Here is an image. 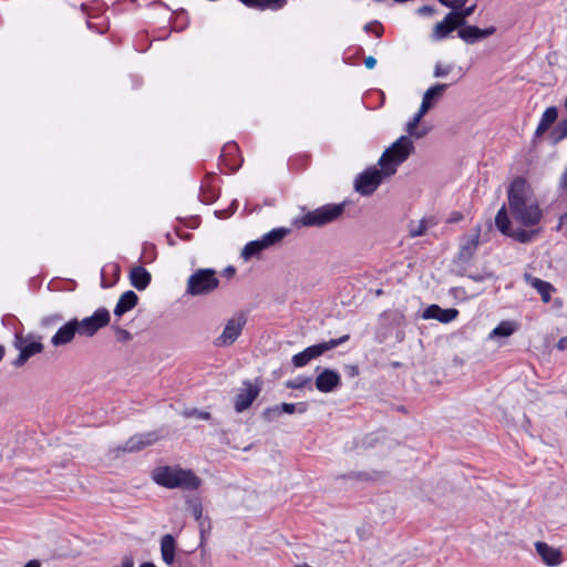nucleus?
<instances>
[{"label":"nucleus","mask_w":567,"mask_h":567,"mask_svg":"<svg viewBox=\"0 0 567 567\" xmlns=\"http://www.w3.org/2000/svg\"><path fill=\"white\" fill-rule=\"evenodd\" d=\"M508 210L503 205L495 217V226L504 236L519 244H528L539 237L535 228L543 219V210L533 189L523 176H516L507 187Z\"/></svg>","instance_id":"obj_1"},{"label":"nucleus","mask_w":567,"mask_h":567,"mask_svg":"<svg viewBox=\"0 0 567 567\" xmlns=\"http://www.w3.org/2000/svg\"><path fill=\"white\" fill-rule=\"evenodd\" d=\"M153 481L166 488L195 491L200 486V478L190 470L159 466L152 473Z\"/></svg>","instance_id":"obj_2"},{"label":"nucleus","mask_w":567,"mask_h":567,"mask_svg":"<svg viewBox=\"0 0 567 567\" xmlns=\"http://www.w3.org/2000/svg\"><path fill=\"white\" fill-rule=\"evenodd\" d=\"M413 152V142L409 136L402 135L383 152L378 164L385 168V176H392L396 173L398 166L405 162Z\"/></svg>","instance_id":"obj_3"},{"label":"nucleus","mask_w":567,"mask_h":567,"mask_svg":"<svg viewBox=\"0 0 567 567\" xmlns=\"http://www.w3.org/2000/svg\"><path fill=\"white\" fill-rule=\"evenodd\" d=\"M344 208L346 203L326 204L303 214L296 224L305 227H321L339 219Z\"/></svg>","instance_id":"obj_4"},{"label":"nucleus","mask_w":567,"mask_h":567,"mask_svg":"<svg viewBox=\"0 0 567 567\" xmlns=\"http://www.w3.org/2000/svg\"><path fill=\"white\" fill-rule=\"evenodd\" d=\"M218 286L219 279L214 269H198L188 278L186 292L190 296H205L212 293Z\"/></svg>","instance_id":"obj_5"},{"label":"nucleus","mask_w":567,"mask_h":567,"mask_svg":"<svg viewBox=\"0 0 567 567\" xmlns=\"http://www.w3.org/2000/svg\"><path fill=\"white\" fill-rule=\"evenodd\" d=\"M13 346L19 350V355L12 361L16 368L24 365L31 357L41 353L44 349V346L34 340L32 334L22 336L19 332L14 333Z\"/></svg>","instance_id":"obj_6"},{"label":"nucleus","mask_w":567,"mask_h":567,"mask_svg":"<svg viewBox=\"0 0 567 567\" xmlns=\"http://www.w3.org/2000/svg\"><path fill=\"white\" fill-rule=\"evenodd\" d=\"M384 177H386L385 168L369 167L357 176L354 189L362 196H370L377 190Z\"/></svg>","instance_id":"obj_7"},{"label":"nucleus","mask_w":567,"mask_h":567,"mask_svg":"<svg viewBox=\"0 0 567 567\" xmlns=\"http://www.w3.org/2000/svg\"><path fill=\"white\" fill-rule=\"evenodd\" d=\"M110 319L111 316L106 308H99L92 316L81 320L76 318L79 336L93 337L100 329L109 324Z\"/></svg>","instance_id":"obj_8"},{"label":"nucleus","mask_w":567,"mask_h":567,"mask_svg":"<svg viewBox=\"0 0 567 567\" xmlns=\"http://www.w3.org/2000/svg\"><path fill=\"white\" fill-rule=\"evenodd\" d=\"M247 323V316L244 312H240L233 318H230L219 337L216 338L214 344L216 347H228L231 346L238 337L241 334L244 327Z\"/></svg>","instance_id":"obj_9"},{"label":"nucleus","mask_w":567,"mask_h":567,"mask_svg":"<svg viewBox=\"0 0 567 567\" xmlns=\"http://www.w3.org/2000/svg\"><path fill=\"white\" fill-rule=\"evenodd\" d=\"M243 384L245 385V389L239 390L234 401V409L237 413L247 410L258 398L261 390L259 384H252L248 380L244 381Z\"/></svg>","instance_id":"obj_10"},{"label":"nucleus","mask_w":567,"mask_h":567,"mask_svg":"<svg viewBox=\"0 0 567 567\" xmlns=\"http://www.w3.org/2000/svg\"><path fill=\"white\" fill-rule=\"evenodd\" d=\"M478 245L480 229H477V231L474 235L463 238L460 245V249L454 257V264L462 266L468 265L474 255L476 254Z\"/></svg>","instance_id":"obj_11"},{"label":"nucleus","mask_w":567,"mask_h":567,"mask_svg":"<svg viewBox=\"0 0 567 567\" xmlns=\"http://www.w3.org/2000/svg\"><path fill=\"white\" fill-rule=\"evenodd\" d=\"M496 31L495 27H488L481 29L476 25L464 24L458 27L457 35L467 44H474L492 34Z\"/></svg>","instance_id":"obj_12"},{"label":"nucleus","mask_w":567,"mask_h":567,"mask_svg":"<svg viewBox=\"0 0 567 567\" xmlns=\"http://www.w3.org/2000/svg\"><path fill=\"white\" fill-rule=\"evenodd\" d=\"M379 320L381 329L384 330L383 332L379 331L377 334L380 342L388 338L390 329L401 328L405 324L404 316L398 311H384L380 315Z\"/></svg>","instance_id":"obj_13"},{"label":"nucleus","mask_w":567,"mask_h":567,"mask_svg":"<svg viewBox=\"0 0 567 567\" xmlns=\"http://www.w3.org/2000/svg\"><path fill=\"white\" fill-rule=\"evenodd\" d=\"M315 384L318 391L329 393L341 385V377L336 370L327 368L317 375Z\"/></svg>","instance_id":"obj_14"},{"label":"nucleus","mask_w":567,"mask_h":567,"mask_svg":"<svg viewBox=\"0 0 567 567\" xmlns=\"http://www.w3.org/2000/svg\"><path fill=\"white\" fill-rule=\"evenodd\" d=\"M76 334H79V329L76 318H73L58 329L51 338V344L54 347L65 346L72 342Z\"/></svg>","instance_id":"obj_15"},{"label":"nucleus","mask_w":567,"mask_h":567,"mask_svg":"<svg viewBox=\"0 0 567 567\" xmlns=\"http://www.w3.org/2000/svg\"><path fill=\"white\" fill-rule=\"evenodd\" d=\"M460 311L456 308L443 309L439 305H430L422 313L425 320L434 319L441 323H450L457 318Z\"/></svg>","instance_id":"obj_16"},{"label":"nucleus","mask_w":567,"mask_h":567,"mask_svg":"<svg viewBox=\"0 0 567 567\" xmlns=\"http://www.w3.org/2000/svg\"><path fill=\"white\" fill-rule=\"evenodd\" d=\"M157 440L158 435L156 432L135 434L125 442L121 450L130 453L137 452L154 444Z\"/></svg>","instance_id":"obj_17"},{"label":"nucleus","mask_w":567,"mask_h":567,"mask_svg":"<svg viewBox=\"0 0 567 567\" xmlns=\"http://www.w3.org/2000/svg\"><path fill=\"white\" fill-rule=\"evenodd\" d=\"M350 339L349 334H343L338 339H330L329 341L320 342L317 344H312L306 348V352L310 360L317 359L329 350H332L343 343H346Z\"/></svg>","instance_id":"obj_18"},{"label":"nucleus","mask_w":567,"mask_h":567,"mask_svg":"<svg viewBox=\"0 0 567 567\" xmlns=\"http://www.w3.org/2000/svg\"><path fill=\"white\" fill-rule=\"evenodd\" d=\"M455 18L456 12H449L441 22L436 23L432 32V40L441 41L447 38L452 31L461 27L456 24Z\"/></svg>","instance_id":"obj_19"},{"label":"nucleus","mask_w":567,"mask_h":567,"mask_svg":"<svg viewBox=\"0 0 567 567\" xmlns=\"http://www.w3.org/2000/svg\"><path fill=\"white\" fill-rule=\"evenodd\" d=\"M449 87L446 83H436L429 87L423 94L421 109L423 112H429L431 107L442 97L443 93Z\"/></svg>","instance_id":"obj_20"},{"label":"nucleus","mask_w":567,"mask_h":567,"mask_svg":"<svg viewBox=\"0 0 567 567\" xmlns=\"http://www.w3.org/2000/svg\"><path fill=\"white\" fill-rule=\"evenodd\" d=\"M537 554L548 566H558L561 563V551L544 542L535 544Z\"/></svg>","instance_id":"obj_21"},{"label":"nucleus","mask_w":567,"mask_h":567,"mask_svg":"<svg viewBox=\"0 0 567 567\" xmlns=\"http://www.w3.org/2000/svg\"><path fill=\"white\" fill-rule=\"evenodd\" d=\"M176 539L171 534H165L161 538V556L163 561L168 565L173 566L176 558Z\"/></svg>","instance_id":"obj_22"},{"label":"nucleus","mask_w":567,"mask_h":567,"mask_svg":"<svg viewBox=\"0 0 567 567\" xmlns=\"http://www.w3.org/2000/svg\"><path fill=\"white\" fill-rule=\"evenodd\" d=\"M245 7L259 11H278L286 7L288 0H238Z\"/></svg>","instance_id":"obj_23"},{"label":"nucleus","mask_w":567,"mask_h":567,"mask_svg":"<svg viewBox=\"0 0 567 567\" xmlns=\"http://www.w3.org/2000/svg\"><path fill=\"white\" fill-rule=\"evenodd\" d=\"M131 285L137 290H145L151 284L152 276L143 266L133 267L130 271Z\"/></svg>","instance_id":"obj_24"},{"label":"nucleus","mask_w":567,"mask_h":567,"mask_svg":"<svg viewBox=\"0 0 567 567\" xmlns=\"http://www.w3.org/2000/svg\"><path fill=\"white\" fill-rule=\"evenodd\" d=\"M137 301L138 297L133 290L125 291L116 302L114 315L116 317H122L124 313L132 310L137 305Z\"/></svg>","instance_id":"obj_25"},{"label":"nucleus","mask_w":567,"mask_h":567,"mask_svg":"<svg viewBox=\"0 0 567 567\" xmlns=\"http://www.w3.org/2000/svg\"><path fill=\"white\" fill-rule=\"evenodd\" d=\"M525 279L533 288H535L538 291V293L542 297V300L545 303H548L550 301V295L555 290L554 286L550 282L533 277L527 274L525 275Z\"/></svg>","instance_id":"obj_26"},{"label":"nucleus","mask_w":567,"mask_h":567,"mask_svg":"<svg viewBox=\"0 0 567 567\" xmlns=\"http://www.w3.org/2000/svg\"><path fill=\"white\" fill-rule=\"evenodd\" d=\"M558 117V110L556 106L547 107L540 116L539 123L535 131V137L542 136Z\"/></svg>","instance_id":"obj_27"},{"label":"nucleus","mask_w":567,"mask_h":567,"mask_svg":"<svg viewBox=\"0 0 567 567\" xmlns=\"http://www.w3.org/2000/svg\"><path fill=\"white\" fill-rule=\"evenodd\" d=\"M289 233V228L277 227L265 234L260 239L268 249L269 247L279 244Z\"/></svg>","instance_id":"obj_28"},{"label":"nucleus","mask_w":567,"mask_h":567,"mask_svg":"<svg viewBox=\"0 0 567 567\" xmlns=\"http://www.w3.org/2000/svg\"><path fill=\"white\" fill-rule=\"evenodd\" d=\"M426 113L427 112H423L422 109L420 107L419 111L413 115V117L408 122L405 131L410 136L421 138L426 135L427 132L425 130L417 128L421 120Z\"/></svg>","instance_id":"obj_29"},{"label":"nucleus","mask_w":567,"mask_h":567,"mask_svg":"<svg viewBox=\"0 0 567 567\" xmlns=\"http://www.w3.org/2000/svg\"><path fill=\"white\" fill-rule=\"evenodd\" d=\"M187 511L192 514V516L198 522L200 527V533L204 532V519H203V505L198 497H189L186 499Z\"/></svg>","instance_id":"obj_30"},{"label":"nucleus","mask_w":567,"mask_h":567,"mask_svg":"<svg viewBox=\"0 0 567 567\" xmlns=\"http://www.w3.org/2000/svg\"><path fill=\"white\" fill-rule=\"evenodd\" d=\"M517 330V323L515 321H501L489 333V338L494 339L497 337L507 338Z\"/></svg>","instance_id":"obj_31"},{"label":"nucleus","mask_w":567,"mask_h":567,"mask_svg":"<svg viewBox=\"0 0 567 567\" xmlns=\"http://www.w3.org/2000/svg\"><path fill=\"white\" fill-rule=\"evenodd\" d=\"M265 249H267V248L265 247V245H264V243L261 241L260 238L256 239V240H251V241L247 243L245 245V247L243 248L241 257L245 260H249L252 257L258 256Z\"/></svg>","instance_id":"obj_32"},{"label":"nucleus","mask_w":567,"mask_h":567,"mask_svg":"<svg viewBox=\"0 0 567 567\" xmlns=\"http://www.w3.org/2000/svg\"><path fill=\"white\" fill-rule=\"evenodd\" d=\"M189 22L187 11L184 9H179L174 12V27L175 31H183L187 28Z\"/></svg>","instance_id":"obj_33"},{"label":"nucleus","mask_w":567,"mask_h":567,"mask_svg":"<svg viewBox=\"0 0 567 567\" xmlns=\"http://www.w3.org/2000/svg\"><path fill=\"white\" fill-rule=\"evenodd\" d=\"M281 413L292 414V413H305L308 410V404L306 402L299 403H281L278 404Z\"/></svg>","instance_id":"obj_34"},{"label":"nucleus","mask_w":567,"mask_h":567,"mask_svg":"<svg viewBox=\"0 0 567 567\" xmlns=\"http://www.w3.org/2000/svg\"><path fill=\"white\" fill-rule=\"evenodd\" d=\"M311 381H312L311 377L297 375L295 379L286 381L285 385L287 389L299 390V389H302V388L307 386L308 384H310Z\"/></svg>","instance_id":"obj_35"},{"label":"nucleus","mask_w":567,"mask_h":567,"mask_svg":"<svg viewBox=\"0 0 567 567\" xmlns=\"http://www.w3.org/2000/svg\"><path fill=\"white\" fill-rule=\"evenodd\" d=\"M475 8L476 6L473 4L466 8L463 7L462 9L455 10L454 12H456V24L464 25L466 23V19L474 13Z\"/></svg>","instance_id":"obj_36"},{"label":"nucleus","mask_w":567,"mask_h":567,"mask_svg":"<svg viewBox=\"0 0 567 567\" xmlns=\"http://www.w3.org/2000/svg\"><path fill=\"white\" fill-rule=\"evenodd\" d=\"M427 230V220L421 219L417 224H411L409 234L412 238L423 236Z\"/></svg>","instance_id":"obj_37"},{"label":"nucleus","mask_w":567,"mask_h":567,"mask_svg":"<svg viewBox=\"0 0 567 567\" xmlns=\"http://www.w3.org/2000/svg\"><path fill=\"white\" fill-rule=\"evenodd\" d=\"M63 316L61 313H52L49 316H45L41 319V327L42 328H51L56 326L58 323L63 321Z\"/></svg>","instance_id":"obj_38"},{"label":"nucleus","mask_w":567,"mask_h":567,"mask_svg":"<svg viewBox=\"0 0 567 567\" xmlns=\"http://www.w3.org/2000/svg\"><path fill=\"white\" fill-rule=\"evenodd\" d=\"M218 197L217 192L214 188L200 187V200L205 204H212Z\"/></svg>","instance_id":"obj_39"},{"label":"nucleus","mask_w":567,"mask_h":567,"mask_svg":"<svg viewBox=\"0 0 567 567\" xmlns=\"http://www.w3.org/2000/svg\"><path fill=\"white\" fill-rule=\"evenodd\" d=\"M281 414L282 413L279 409V405L269 406L262 411V417L267 422H272V421L277 420Z\"/></svg>","instance_id":"obj_40"},{"label":"nucleus","mask_w":567,"mask_h":567,"mask_svg":"<svg viewBox=\"0 0 567 567\" xmlns=\"http://www.w3.org/2000/svg\"><path fill=\"white\" fill-rule=\"evenodd\" d=\"M310 361L311 360L308 357L306 350H302L301 352L295 354L291 359V362L296 368H302L307 365Z\"/></svg>","instance_id":"obj_41"},{"label":"nucleus","mask_w":567,"mask_h":567,"mask_svg":"<svg viewBox=\"0 0 567 567\" xmlns=\"http://www.w3.org/2000/svg\"><path fill=\"white\" fill-rule=\"evenodd\" d=\"M365 32H373L377 38H381L383 34V27L379 21H372L364 25Z\"/></svg>","instance_id":"obj_42"},{"label":"nucleus","mask_w":567,"mask_h":567,"mask_svg":"<svg viewBox=\"0 0 567 567\" xmlns=\"http://www.w3.org/2000/svg\"><path fill=\"white\" fill-rule=\"evenodd\" d=\"M114 330H115L116 340L118 342H127V341H131L133 338L132 333L126 329H123L121 327H115Z\"/></svg>","instance_id":"obj_43"},{"label":"nucleus","mask_w":567,"mask_h":567,"mask_svg":"<svg viewBox=\"0 0 567 567\" xmlns=\"http://www.w3.org/2000/svg\"><path fill=\"white\" fill-rule=\"evenodd\" d=\"M452 70H453L452 64L442 65L441 63H436V65L434 68V76L435 78H444L447 74H450L452 72Z\"/></svg>","instance_id":"obj_44"},{"label":"nucleus","mask_w":567,"mask_h":567,"mask_svg":"<svg viewBox=\"0 0 567 567\" xmlns=\"http://www.w3.org/2000/svg\"><path fill=\"white\" fill-rule=\"evenodd\" d=\"M468 0H439L441 4L451 8L453 11L462 9Z\"/></svg>","instance_id":"obj_45"},{"label":"nucleus","mask_w":567,"mask_h":567,"mask_svg":"<svg viewBox=\"0 0 567 567\" xmlns=\"http://www.w3.org/2000/svg\"><path fill=\"white\" fill-rule=\"evenodd\" d=\"M184 415L187 416V417L195 416V417H197L199 420H209L210 419V413L209 412L200 411V410H197V409L186 410L184 412Z\"/></svg>","instance_id":"obj_46"},{"label":"nucleus","mask_w":567,"mask_h":567,"mask_svg":"<svg viewBox=\"0 0 567 567\" xmlns=\"http://www.w3.org/2000/svg\"><path fill=\"white\" fill-rule=\"evenodd\" d=\"M471 280L474 282H484L487 279H491L493 277L492 272H481V274H470L467 276Z\"/></svg>","instance_id":"obj_47"},{"label":"nucleus","mask_w":567,"mask_h":567,"mask_svg":"<svg viewBox=\"0 0 567 567\" xmlns=\"http://www.w3.org/2000/svg\"><path fill=\"white\" fill-rule=\"evenodd\" d=\"M344 477H348L351 480H357V481H368L369 474L364 473V472H351L348 475H346Z\"/></svg>","instance_id":"obj_48"},{"label":"nucleus","mask_w":567,"mask_h":567,"mask_svg":"<svg viewBox=\"0 0 567 567\" xmlns=\"http://www.w3.org/2000/svg\"><path fill=\"white\" fill-rule=\"evenodd\" d=\"M124 2H127V0H117V1H115V2L112 4V10H113L115 13H118V12L124 11V9L122 8V4H123ZM128 2H131V3H135V4L138 7L137 0H128Z\"/></svg>","instance_id":"obj_49"},{"label":"nucleus","mask_w":567,"mask_h":567,"mask_svg":"<svg viewBox=\"0 0 567 567\" xmlns=\"http://www.w3.org/2000/svg\"><path fill=\"white\" fill-rule=\"evenodd\" d=\"M238 152V146L236 143H229L227 145H225L224 147V153L221 154V157L226 156V155H233L235 153Z\"/></svg>","instance_id":"obj_50"},{"label":"nucleus","mask_w":567,"mask_h":567,"mask_svg":"<svg viewBox=\"0 0 567 567\" xmlns=\"http://www.w3.org/2000/svg\"><path fill=\"white\" fill-rule=\"evenodd\" d=\"M434 12H435L434 7H432V6H427V4L422 6V7H420V8L417 9V13H419L420 16H432Z\"/></svg>","instance_id":"obj_51"},{"label":"nucleus","mask_w":567,"mask_h":567,"mask_svg":"<svg viewBox=\"0 0 567 567\" xmlns=\"http://www.w3.org/2000/svg\"><path fill=\"white\" fill-rule=\"evenodd\" d=\"M558 186L560 189H566L567 188V167L565 168V171L563 172L560 178H559V183H558Z\"/></svg>","instance_id":"obj_52"},{"label":"nucleus","mask_w":567,"mask_h":567,"mask_svg":"<svg viewBox=\"0 0 567 567\" xmlns=\"http://www.w3.org/2000/svg\"><path fill=\"white\" fill-rule=\"evenodd\" d=\"M377 64V59L373 56H368L364 59V65L367 69H373Z\"/></svg>","instance_id":"obj_53"},{"label":"nucleus","mask_w":567,"mask_h":567,"mask_svg":"<svg viewBox=\"0 0 567 567\" xmlns=\"http://www.w3.org/2000/svg\"><path fill=\"white\" fill-rule=\"evenodd\" d=\"M557 349L564 351L567 349V337H563L558 340L556 344Z\"/></svg>","instance_id":"obj_54"},{"label":"nucleus","mask_w":567,"mask_h":567,"mask_svg":"<svg viewBox=\"0 0 567 567\" xmlns=\"http://www.w3.org/2000/svg\"><path fill=\"white\" fill-rule=\"evenodd\" d=\"M348 375L353 378L359 374V368L357 365H348L347 367Z\"/></svg>","instance_id":"obj_55"},{"label":"nucleus","mask_w":567,"mask_h":567,"mask_svg":"<svg viewBox=\"0 0 567 567\" xmlns=\"http://www.w3.org/2000/svg\"><path fill=\"white\" fill-rule=\"evenodd\" d=\"M238 208V200L234 199L227 208V214L233 215Z\"/></svg>","instance_id":"obj_56"},{"label":"nucleus","mask_w":567,"mask_h":567,"mask_svg":"<svg viewBox=\"0 0 567 567\" xmlns=\"http://www.w3.org/2000/svg\"><path fill=\"white\" fill-rule=\"evenodd\" d=\"M80 10H81L83 13L87 14L90 18L94 17L93 14H91V13H90V11H89V10H90V6H89L87 3H82V4L80 6Z\"/></svg>","instance_id":"obj_57"},{"label":"nucleus","mask_w":567,"mask_h":567,"mask_svg":"<svg viewBox=\"0 0 567 567\" xmlns=\"http://www.w3.org/2000/svg\"><path fill=\"white\" fill-rule=\"evenodd\" d=\"M102 279H101V286L102 288H110L114 285V282H106L105 279H104V269H102Z\"/></svg>","instance_id":"obj_58"},{"label":"nucleus","mask_w":567,"mask_h":567,"mask_svg":"<svg viewBox=\"0 0 567 567\" xmlns=\"http://www.w3.org/2000/svg\"><path fill=\"white\" fill-rule=\"evenodd\" d=\"M216 216H218L219 218H228L230 217L231 215H228L227 214V209H224V210H216L215 212Z\"/></svg>","instance_id":"obj_59"},{"label":"nucleus","mask_w":567,"mask_h":567,"mask_svg":"<svg viewBox=\"0 0 567 567\" xmlns=\"http://www.w3.org/2000/svg\"><path fill=\"white\" fill-rule=\"evenodd\" d=\"M150 6H162V7L166 8L167 10H169V7L161 0H155V1L151 2Z\"/></svg>","instance_id":"obj_60"},{"label":"nucleus","mask_w":567,"mask_h":567,"mask_svg":"<svg viewBox=\"0 0 567 567\" xmlns=\"http://www.w3.org/2000/svg\"><path fill=\"white\" fill-rule=\"evenodd\" d=\"M122 567H134V563L132 559H128L126 558L123 563H122Z\"/></svg>","instance_id":"obj_61"},{"label":"nucleus","mask_w":567,"mask_h":567,"mask_svg":"<svg viewBox=\"0 0 567 567\" xmlns=\"http://www.w3.org/2000/svg\"><path fill=\"white\" fill-rule=\"evenodd\" d=\"M403 339H404V332L402 330H398L396 331V340L399 342H401V341H403Z\"/></svg>","instance_id":"obj_62"},{"label":"nucleus","mask_w":567,"mask_h":567,"mask_svg":"<svg viewBox=\"0 0 567 567\" xmlns=\"http://www.w3.org/2000/svg\"><path fill=\"white\" fill-rule=\"evenodd\" d=\"M462 219L461 213H455L454 216L451 218L452 221H458Z\"/></svg>","instance_id":"obj_63"},{"label":"nucleus","mask_w":567,"mask_h":567,"mask_svg":"<svg viewBox=\"0 0 567 567\" xmlns=\"http://www.w3.org/2000/svg\"><path fill=\"white\" fill-rule=\"evenodd\" d=\"M138 567H156V566H155V564L147 561V563L141 564Z\"/></svg>","instance_id":"obj_64"}]
</instances>
